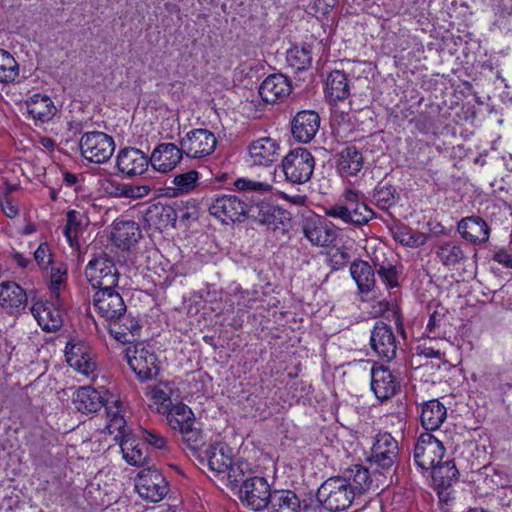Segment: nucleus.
Instances as JSON below:
<instances>
[{"instance_id":"obj_53","label":"nucleus","mask_w":512,"mask_h":512,"mask_svg":"<svg viewBox=\"0 0 512 512\" xmlns=\"http://www.w3.org/2000/svg\"><path fill=\"white\" fill-rule=\"evenodd\" d=\"M350 258L349 252L341 248H331L327 252V264L334 271L346 267Z\"/></svg>"},{"instance_id":"obj_31","label":"nucleus","mask_w":512,"mask_h":512,"mask_svg":"<svg viewBox=\"0 0 512 512\" xmlns=\"http://www.w3.org/2000/svg\"><path fill=\"white\" fill-rule=\"evenodd\" d=\"M363 164V155L355 146L345 147L336 158V170L342 177L356 176Z\"/></svg>"},{"instance_id":"obj_41","label":"nucleus","mask_w":512,"mask_h":512,"mask_svg":"<svg viewBox=\"0 0 512 512\" xmlns=\"http://www.w3.org/2000/svg\"><path fill=\"white\" fill-rule=\"evenodd\" d=\"M434 483L441 488H449L459 479V471L453 460L445 462L440 461L439 464L431 468Z\"/></svg>"},{"instance_id":"obj_1","label":"nucleus","mask_w":512,"mask_h":512,"mask_svg":"<svg viewBox=\"0 0 512 512\" xmlns=\"http://www.w3.org/2000/svg\"><path fill=\"white\" fill-rule=\"evenodd\" d=\"M97 313L110 323L109 333L120 343H130L128 333L133 337L139 333L141 326L134 317H125L127 306L116 288L98 290L92 299Z\"/></svg>"},{"instance_id":"obj_26","label":"nucleus","mask_w":512,"mask_h":512,"mask_svg":"<svg viewBox=\"0 0 512 512\" xmlns=\"http://www.w3.org/2000/svg\"><path fill=\"white\" fill-rule=\"evenodd\" d=\"M67 362L84 375H90L96 369V362L91 354L90 347L82 341L69 342L65 348Z\"/></svg>"},{"instance_id":"obj_40","label":"nucleus","mask_w":512,"mask_h":512,"mask_svg":"<svg viewBox=\"0 0 512 512\" xmlns=\"http://www.w3.org/2000/svg\"><path fill=\"white\" fill-rule=\"evenodd\" d=\"M175 210L173 205L154 204L150 206L146 213L145 219L147 222L155 225L158 228H166L167 226H175Z\"/></svg>"},{"instance_id":"obj_43","label":"nucleus","mask_w":512,"mask_h":512,"mask_svg":"<svg viewBox=\"0 0 512 512\" xmlns=\"http://www.w3.org/2000/svg\"><path fill=\"white\" fill-rule=\"evenodd\" d=\"M372 263L375 269V273L379 276L381 281L388 288H395L399 286L398 271L396 265L384 257L375 255L372 258Z\"/></svg>"},{"instance_id":"obj_16","label":"nucleus","mask_w":512,"mask_h":512,"mask_svg":"<svg viewBox=\"0 0 512 512\" xmlns=\"http://www.w3.org/2000/svg\"><path fill=\"white\" fill-rule=\"evenodd\" d=\"M279 142L269 136L252 141L248 146V162L252 166H270L278 160Z\"/></svg>"},{"instance_id":"obj_35","label":"nucleus","mask_w":512,"mask_h":512,"mask_svg":"<svg viewBox=\"0 0 512 512\" xmlns=\"http://www.w3.org/2000/svg\"><path fill=\"white\" fill-rule=\"evenodd\" d=\"M350 95L347 75L341 70L331 71L325 83V96L330 102L343 101Z\"/></svg>"},{"instance_id":"obj_27","label":"nucleus","mask_w":512,"mask_h":512,"mask_svg":"<svg viewBox=\"0 0 512 512\" xmlns=\"http://www.w3.org/2000/svg\"><path fill=\"white\" fill-rule=\"evenodd\" d=\"M337 476L347 484L355 496L366 493L373 483L369 469L361 464H353L343 469Z\"/></svg>"},{"instance_id":"obj_58","label":"nucleus","mask_w":512,"mask_h":512,"mask_svg":"<svg viewBox=\"0 0 512 512\" xmlns=\"http://www.w3.org/2000/svg\"><path fill=\"white\" fill-rule=\"evenodd\" d=\"M142 439L150 446L157 449H166L167 440L166 438L155 430L142 431Z\"/></svg>"},{"instance_id":"obj_13","label":"nucleus","mask_w":512,"mask_h":512,"mask_svg":"<svg viewBox=\"0 0 512 512\" xmlns=\"http://www.w3.org/2000/svg\"><path fill=\"white\" fill-rule=\"evenodd\" d=\"M135 487L140 497L151 501H161L169 491L168 482L161 472L156 469L147 468L137 475Z\"/></svg>"},{"instance_id":"obj_64","label":"nucleus","mask_w":512,"mask_h":512,"mask_svg":"<svg viewBox=\"0 0 512 512\" xmlns=\"http://www.w3.org/2000/svg\"><path fill=\"white\" fill-rule=\"evenodd\" d=\"M11 256L13 261L21 268H27L28 265L31 263L29 258H26L23 254L19 252H13Z\"/></svg>"},{"instance_id":"obj_18","label":"nucleus","mask_w":512,"mask_h":512,"mask_svg":"<svg viewBox=\"0 0 512 512\" xmlns=\"http://www.w3.org/2000/svg\"><path fill=\"white\" fill-rule=\"evenodd\" d=\"M457 231L466 242L480 246L489 241L491 228L481 216L471 215L457 223Z\"/></svg>"},{"instance_id":"obj_23","label":"nucleus","mask_w":512,"mask_h":512,"mask_svg":"<svg viewBox=\"0 0 512 512\" xmlns=\"http://www.w3.org/2000/svg\"><path fill=\"white\" fill-rule=\"evenodd\" d=\"M292 90L290 79L281 74H271L267 76L259 87V95L266 103H277L283 101L290 95Z\"/></svg>"},{"instance_id":"obj_33","label":"nucleus","mask_w":512,"mask_h":512,"mask_svg":"<svg viewBox=\"0 0 512 512\" xmlns=\"http://www.w3.org/2000/svg\"><path fill=\"white\" fill-rule=\"evenodd\" d=\"M436 259L446 268L453 269L467 259L461 244L456 241H441L434 246Z\"/></svg>"},{"instance_id":"obj_36","label":"nucleus","mask_w":512,"mask_h":512,"mask_svg":"<svg viewBox=\"0 0 512 512\" xmlns=\"http://www.w3.org/2000/svg\"><path fill=\"white\" fill-rule=\"evenodd\" d=\"M141 237L139 225L134 221H119L114 225L112 239L117 247L125 250L136 244Z\"/></svg>"},{"instance_id":"obj_3","label":"nucleus","mask_w":512,"mask_h":512,"mask_svg":"<svg viewBox=\"0 0 512 512\" xmlns=\"http://www.w3.org/2000/svg\"><path fill=\"white\" fill-rule=\"evenodd\" d=\"M255 196L245 195V198L234 194H223L213 199L209 212L223 223L242 222L250 219V209Z\"/></svg>"},{"instance_id":"obj_57","label":"nucleus","mask_w":512,"mask_h":512,"mask_svg":"<svg viewBox=\"0 0 512 512\" xmlns=\"http://www.w3.org/2000/svg\"><path fill=\"white\" fill-rule=\"evenodd\" d=\"M34 260L41 269H47L52 263V253L47 242L41 243L35 250Z\"/></svg>"},{"instance_id":"obj_42","label":"nucleus","mask_w":512,"mask_h":512,"mask_svg":"<svg viewBox=\"0 0 512 512\" xmlns=\"http://www.w3.org/2000/svg\"><path fill=\"white\" fill-rule=\"evenodd\" d=\"M168 425L173 431H181L190 425L195 424V416L189 406L184 403H178L172 406L168 413Z\"/></svg>"},{"instance_id":"obj_19","label":"nucleus","mask_w":512,"mask_h":512,"mask_svg":"<svg viewBox=\"0 0 512 512\" xmlns=\"http://www.w3.org/2000/svg\"><path fill=\"white\" fill-rule=\"evenodd\" d=\"M304 236L315 246H328L337 238V231L333 224L326 219H305L302 225Z\"/></svg>"},{"instance_id":"obj_22","label":"nucleus","mask_w":512,"mask_h":512,"mask_svg":"<svg viewBox=\"0 0 512 512\" xmlns=\"http://www.w3.org/2000/svg\"><path fill=\"white\" fill-rule=\"evenodd\" d=\"M400 382L392 371L384 366L371 370V389L377 399L384 401L392 398L400 390Z\"/></svg>"},{"instance_id":"obj_11","label":"nucleus","mask_w":512,"mask_h":512,"mask_svg":"<svg viewBox=\"0 0 512 512\" xmlns=\"http://www.w3.org/2000/svg\"><path fill=\"white\" fill-rule=\"evenodd\" d=\"M272 493L266 478L253 476L248 477L240 486L238 497L244 507L258 512L266 509Z\"/></svg>"},{"instance_id":"obj_39","label":"nucleus","mask_w":512,"mask_h":512,"mask_svg":"<svg viewBox=\"0 0 512 512\" xmlns=\"http://www.w3.org/2000/svg\"><path fill=\"white\" fill-rule=\"evenodd\" d=\"M393 239L406 247L418 248L423 246L428 236L425 233L415 231L403 223H395L390 227Z\"/></svg>"},{"instance_id":"obj_38","label":"nucleus","mask_w":512,"mask_h":512,"mask_svg":"<svg viewBox=\"0 0 512 512\" xmlns=\"http://www.w3.org/2000/svg\"><path fill=\"white\" fill-rule=\"evenodd\" d=\"M350 273L361 293H368L374 288L375 269L367 261H353L350 265Z\"/></svg>"},{"instance_id":"obj_37","label":"nucleus","mask_w":512,"mask_h":512,"mask_svg":"<svg viewBox=\"0 0 512 512\" xmlns=\"http://www.w3.org/2000/svg\"><path fill=\"white\" fill-rule=\"evenodd\" d=\"M267 512H301V502L291 490H273Z\"/></svg>"},{"instance_id":"obj_50","label":"nucleus","mask_w":512,"mask_h":512,"mask_svg":"<svg viewBox=\"0 0 512 512\" xmlns=\"http://www.w3.org/2000/svg\"><path fill=\"white\" fill-rule=\"evenodd\" d=\"M83 232L82 215L76 210H69L66 215V225L63 233L70 246L77 243L79 236Z\"/></svg>"},{"instance_id":"obj_60","label":"nucleus","mask_w":512,"mask_h":512,"mask_svg":"<svg viewBox=\"0 0 512 512\" xmlns=\"http://www.w3.org/2000/svg\"><path fill=\"white\" fill-rule=\"evenodd\" d=\"M492 259L506 268H512V254L504 249L496 251Z\"/></svg>"},{"instance_id":"obj_62","label":"nucleus","mask_w":512,"mask_h":512,"mask_svg":"<svg viewBox=\"0 0 512 512\" xmlns=\"http://www.w3.org/2000/svg\"><path fill=\"white\" fill-rule=\"evenodd\" d=\"M151 409L156 410L157 413L166 415V419H168V413L172 410V403L171 400L169 401H162V402H154L150 405Z\"/></svg>"},{"instance_id":"obj_45","label":"nucleus","mask_w":512,"mask_h":512,"mask_svg":"<svg viewBox=\"0 0 512 512\" xmlns=\"http://www.w3.org/2000/svg\"><path fill=\"white\" fill-rule=\"evenodd\" d=\"M199 173L196 170L178 174L174 177L172 183L174 187H168L167 193L172 197H177L184 193H189L197 186Z\"/></svg>"},{"instance_id":"obj_6","label":"nucleus","mask_w":512,"mask_h":512,"mask_svg":"<svg viewBox=\"0 0 512 512\" xmlns=\"http://www.w3.org/2000/svg\"><path fill=\"white\" fill-rule=\"evenodd\" d=\"M281 167L286 181L291 184H304L312 177L315 158L308 149L298 147L284 156Z\"/></svg>"},{"instance_id":"obj_8","label":"nucleus","mask_w":512,"mask_h":512,"mask_svg":"<svg viewBox=\"0 0 512 512\" xmlns=\"http://www.w3.org/2000/svg\"><path fill=\"white\" fill-rule=\"evenodd\" d=\"M84 274L96 291L116 288L120 277L113 260L105 254L93 257L86 265Z\"/></svg>"},{"instance_id":"obj_63","label":"nucleus","mask_w":512,"mask_h":512,"mask_svg":"<svg viewBox=\"0 0 512 512\" xmlns=\"http://www.w3.org/2000/svg\"><path fill=\"white\" fill-rule=\"evenodd\" d=\"M393 315L395 318V324L397 327V331L405 338L406 332H405V328H404V324H403V318L401 316L399 308H395L393 310Z\"/></svg>"},{"instance_id":"obj_32","label":"nucleus","mask_w":512,"mask_h":512,"mask_svg":"<svg viewBox=\"0 0 512 512\" xmlns=\"http://www.w3.org/2000/svg\"><path fill=\"white\" fill-rule=\"evenodd\" d=\"M446 418L447 408L438 399H432L422 403L420 422L427 432L439 429Z\"/></svg>"},{"instance_id":"obj_9","label":"nucleus","mask_w":512,"mask_h":512,"mask_svg":"<svg viewBox=\"0 0 512 512\" xmlns=\"http://www.w3.org/2000/svg\"><path fill=\"white\" fill-rule=\"evenodd\" d=\"M82 156L90 162H107L114 153L115 143L111 136L101 131L84 133L79 142Z\"/></svg>"},{"instance_id":"obj_17","label":"nucleus","mask_w":512,"mask_h":512,"mask_svg":"<svg viewBox=\"0 0 512 512\" xmlns=\"http://www.w3.org/2000/svg\"><path fill=\"white\" fill-rule=\"evenodd\" d=\"M320 116L314 110H302L292 118L291 133L299 143H309L320 128Z\"/></svg>"},{"instance_id":"obj_7","label":"nucleus","mask_w":512,"mask_h":512,"mask_svg":"<svg viewBox=\"0 0 512 512\" xmlns=\"http://www.w3.org/2000/svg\"><path fill=\"white\" fill-rule=\"evenodd\" d=\"M399 443L389 432H378L372 441L368 461L372 467L390 473L399 459Z\"/></svg>"},{"instance_id":"obj_25","label":"nucleus","mask_w":512,"mask_h":512,"mask_svg":"<svg viewBox=\"0 0 512 512\" xmlns=\"http://www.w3.org/2000/svg\"><path fill=\"white\" fill-rule=\"evenodd\" d=\"M182 147L174 143H161L153 150L150 158V164L154 170L167 173L173 170L181 161Z\"/></svg>"},{"instance_id":"obj_5","label":"nucleus","mask_w":512,"mask_h":512,"mask_svg":"<svg viewBox=\"0 0 512 512\" xmlns=\"http://www.w3.org/2000/svg\"><path fill=\"white\" fill-rule=\"evenodd\" d=\"M355 497L347 484L337 475L326 479L316 493L319 506L329 512H340L348 509Z\"/></svg>"},{"instance_id":"obj_12","label":"nucleus","mask_w":512,"mask_h":512,"mask_svg":"<svg viewBox=\"0 0 512 512\" xmlns=\"http://www.w3.org/2000/svg\"><path fill=\"white\" fill-rule=\"evenodd\" d=\"M443 443L432 433H422L414 446V462L422 471H428L439 464L445 455Z\"/></svg>"},{"instance_id":"obj_61","label":"nucleus","mask_w":512,"mask_h":512,"mask_svg":"<svg viewBox=\"0 0 512 512\" xmlns=\"http://www.w3.org/2000/svg\"><path fill=\"white\" fill-rule=\"evenodd\" d=\"M2 211L9 218H14L18 215V206L14 203V201L10 198H5L0 202Z\"/></svg>"},{"instance_id":"obj_29","label":"nucleus","mask_w":512,"mask_h":512,"mask_svg":"<svg viewBox=\"0 0 512 512\" xmlns=\"http://www.w3.org/2000/svg\"><path fill=\"white\" fill-rule=\"evenodd\" d=\"M31 313L39 326L47 332H55L63 324L61 312L54 303L36 302L31 307Z\"/></svg>"},{"instance_id":"obj_30","label":"nucleus","mask_w":512,"mask_h":512,"mask_svg":"<svg viewBox=\"0 0 512 512\" xmlns=\"http://www.w3.org/2000/svg\"><path fill=\"white\" fill-rule=\"evenodd\" d=\"M75 408L83 413H96L105 404V400L101 393L91 386L79 387L72 397Z\"/></svg>"},{"instance_id":"obj_21","label":"nucleus","mask_w":512,"mask_h":512,"mask_svg":"<svg viewBox=\"0 0 512 512\" xmlns=\"http://www.w3.org/2000/svg\"><path fill=\"white\" fill-rule=\"evenodd\" d=\"M28 297L25 290L16 282L0 283V307L9 315H19L25 310Z\"/></svg>"},{"instance_id":"obj_56","label":"nucleus","mask_w":512,"mask_h":512,"mask_svg":"<svg viewBox=\"0 0 512 512\" xmlns=\"http://www.w3.org/2000/svg\"><path fill=\"white\" fill-rule=\"evenodd\" d=\"M67 271L66 269H62L61 267H52L51 275H50V289L52 293V297L56 298V301L59 300V290L60 286L66 280Z\"/></svg>"},{"instance_id":"obj_10","label":"nucleus","mask_w":512,"mask_h":512,"mask_svg":"<svg viewBox=\"0 0 512 512\" xmlns=\"http://www.w3.org/2000/svg\"><path fill=\"white\" fill-rule=\"evenodd\" d=\"M125 358L142 382L155 378L160 371L157 355L143 343H137L128 347L125 351Z\"/></svg>"},{"instance_id":"obj_44","label":"nucleus","mask_w":512,"mask_h":512,"mask_svg":"<svg viewBox=\"0 0 512 512\" xmlns=\"http://www.w3.org/2000/svg\"><path fill=\"white\" fill-rule=\"evenodd\" d=\"M286 60L296 71L307 70L312 64V48L309 44L294 46L287 51Z\"/></svg>"},{"instance_id":"obj_49","label":"nucleus","mask_w":512,"mask_h":512,"mask_svg":"<svg viewBox=\"0 0 512 512\" xmlns=\"http://www.w3.org/2000/svg\"><path fill=\"white\" fill-rule=\"evenodd\" d=\"M373 199L381 210H387L397 202V193L393 185L380 182L373 191Z\"/></svg>"},{"instance_id":"obj_2","label":"nucleus","mask_w":512,"mask_h":512,"mask_svg":"<svg viewBox=\"0 0 512 512\" xmlns=\"http://www.w3.org/2000/svg\"><path fill=\"white\" fill-rule=\"evenodd\" d=\"M326 215L356 227L366 225L376 217L367 205L365 195L350 188L344 190L338 203L326 210Z\"/></svg>"},{"instance_id":"obj_14","label":"nucleus","mask_w":512,"mask_h":512,"mask_svg":"<svg viewBox=\"0 0 512 512\" xmlns=\"http://www.w3.org/2000/svg\"><path fill=\"white\" fill-rule=\"evenodd\" d=\"M398 345L392 327L383 321H376L370 332V346L377 356L391 362L397 356Z\"/></svg>"},{"instance_id":"obj_55","label":"nucleus","mask_w":512,"mask_h":512,"mask_svg":"<svg viewBox=\"0 0 512 512\" xmlns=\"http://www.w3.org/2000/svg\"><path fill=\"white\" fill-rule=\"evenodd\" d=\"M171 392V387L163 383L146 388V396L151 403L171 400Z\"/></svg>"},{"instance_id":"obj_46","label":"nucleus","mask_w":512,"mask_h":512,"mask_svg":"<svg viewBox=\"0 0 512 512\" xmlns=\"http://www.w3.org/2000/svg\"><path fill=\"white\" fill-rule=\"evenodd\" d=\"M120 446L124 459L130 465L140 466L146 462L147 455L144 447L136 439L130 437L125 438L122 440Z\"/></svg>"},{"instance_id":"obj_28","label":"nucleus","mask_w":512,"mask_h":512,"mask_svg":"<svg viewBox=\"0 0 512 512\" xmlns=\"http://www.w3.org/2000/svg\"><path fill=\"white\" fill-rule=\"evenodd\" d=\"M102 189L110 197L131 199L146 197L151 191L149 185L126 183L114 177L103 180Z\"/></svg>"},{"instance_id":"obj_52","label":"nucleus","mask_w":512,"mask_h":512,"mask_svg":"<svg viewBox=\"0 0 512 512\" xmlns=\"http://www.w3.org/2000/svg\"><path fill=\"white\" fill-rule=\"evenodd\" d=\"M226 474L228 481L234 486H241L248 477H252L250 475V471L248 469V463L244 461H231V465L227 471L223 472Z\"/></svg>"},{"instance_id":"obj_34","label":"nucleus","mask_w":512,"mask_h":512,"mask_svg":"<svg viewBox=\"0 0 512 512\" xmlns=\"http://www.w3.org/2000/svg\"><path fill=\"white\" fill-rule=\"evenodd\" d=\"M26 107L29 115L41 123L50 121L57 113V108L51 98L40 93L32 95L26 101Z\"/></svg>"},{"instance_id":"obj_15","label":"nucleus","mask_w":512,"mask_h":512,"mask_svg":"<svg viewBox=\"0 0 512 512\" xmlns=\"http://www.w3.org/2000/svg\"><path fill=\"white\" fill-rule=\"evenodd\" d=\"M180 145L188 157L203 158L214 152L217 140L208 129L198 128L189 131L181 139Z\"/></svg>"},{"instance_id":"obj_54","label":"nucleus","mask_w":512,"mask_h":512,"mask_svg":"<svg viewBox=\"0 0 512 512\" xmlns=\"http://www.w3.org/2000/svg\"><path fill=\"white\" fill-rule=\"evenodd\" d=\"M175 210V222L180 220L182 222L189 221L190 219L197 218V206L196 201H188V202H175L174 203Z\"/></svg>"},{"instance_id":"obj_24","label":"nucleus","mask_w":512,"mask_h":512,"mask_svg":"<svg viewBox=\"0 0 512 512\" xmlns=\"http://www.w3.org/2000/svg\"><path fill=\"white\" fill-rule=\"evenodd\" d=\"M197 459L202 464L206 462L209 469L217 474L227 471L233 460L231 448L223 442L209 444Z\"/></svg>"},{"instance_id":"obj_59","label":"nucleus","mask_w":512,"mask_h":512,"mask_svg":"<svg viewBox=\"0 0 512 512\" xmlns=\"http://www.w3.org/2000/svg\"><path fill=\"white\" fill-rule=\"evenodd\" d=\"M445 320V314L434 311L430 317L428 324L426 326V331L432 335L434 338L440 336L441 332L439 331L440 327L442 326L443 322Z\"/></svg>"},{"instance_id":"obj_4","label":"nucleus","mask_w":512,"mask_h":512,"mask_svg":"<svg viewBox=\"0 0 512 512\" xmlns=\"http://www.w3.org/2000/svg\"><path fill=\"white\" fill-rule=\"evenodd\" d=\"M251 206L250 219L266 226L276 236L285 235L291 227V214L289 211L274 205L261 197H255Z\"/></svg>"},{"instance_id":"obj_48","label":"nucleus","mask_w":512,"mask_h":512,"mask_svg":"<svg viewBox=\"0 0 512 512\" xmlns=\"http://www.w3.org/2000/svg\"><path fill=\"white\" fill-rule=\"evenodd\" d=\"M19 76V64L6 50L0 49V84L13 83Z\"/></svg>"},{"instance_id":"obj_20","label":"nucleus","mask_w":512,"mask_h":512,"mask_svg":"<svg viewBox=\"0 0 512 512\" xmlns=\"http://www.w3.org/2000/svg\"><path fill=\"white\" fill-rule=\"evenodd\" d=\"M150 164V158L140 149L126 147L118 152L116 165L118 170L129 176L142 175Z\"/></svg>"},{"instance_id":"obj_47","label":"nucleus","mask_w":512,"mask_h":512,"mask_svg":"<svg viewBox=\"0 0 512 512\" xmlns=\"http://www.w3.org/2000/svg\"><path fill=\"white\" fill-rule=\"evenodd\" d=\"M179 434L181 443L198 457L205 443L203 431L199 427H196L195 423L179 431Z\"/></svg>"},{"instance_id":"obj_51","label":"nucleus","mask_w":512,"mask_h":512,"mask_svg":"<svg viewBox=\"0 0 512 512\" xmlns=\"http://www.w3.org/2000/svg\"><path fill=\"white\" fill-rule=\"evenodd\" d=\"M234 186L239 191V196L245 198V195L260 197L261 193L270 192L272 186L266 182L253 181L246 178H238Z\"/></svg>"}]
</instances>
